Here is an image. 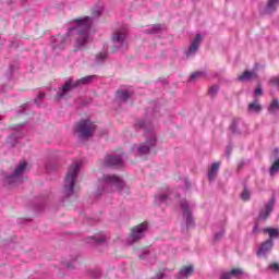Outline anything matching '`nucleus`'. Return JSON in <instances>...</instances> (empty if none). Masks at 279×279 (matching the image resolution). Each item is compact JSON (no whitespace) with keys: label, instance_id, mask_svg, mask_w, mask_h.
<instances>
[{"label":"nucleus","instance_id":"19","mask_svg":"<svg viewBox=\"0 0 279 279\" xmlns=\"http://www.w3.org/2000/svg\"><path fill=\"white\" fill-rule=\"evenodd\" d=\"M258 77V74L256 71H244L239 77V82H251V80H256Z\"/></svg>","mask_w":279,"mask_h":279},{"label":"nucleus","instance_id":"27","mask_svg":"<svg viewBox=\"0 0 279 279\" xmlns=\"http://www.w3.org/2000/svg\"><path fill=\"white\" fill-rule=\"evenodd\" d=\"M221 167V162H214L210 167V178H215L217 173L219 172V169Z\"/></svg>","mask_w":279,"mask_h":279},{"label":"nucleus","instance_id":"47","mask_svg":"<svg viewBox=\"0 0 279 279\" xmlns=\"http://www.w3.org/2000/svg\"><path fill=\"white\" fill-rule=\"evenodd\" d=\"M9 71H10V73H13L14 72V65H11Z\"/></svg>","mask_w":279,"mask_h":279},{"label":"nucleus","instance_id":"29","mask_svg":"<svg viewBox=\"0 0 279 279\" xmlns=\"http://www.w3.org/2000/svg\"><path fill=\"white\" fill-rule=\"evenodd\" d=\"M106 58H108V52L106 51L99 52L98 54H96V62L98 64H101V62H104Z\"/></svg>","mask_w":279,"mask_h":279},{"label":"nucleus","instance_id":"42","mask_svg":"<svg viewBox=\"0 0 279 279\" xmlns=\"http://www.w3.org/2000/svg\"><path fill=\"white\" fill-rule=\"evenodd\" d=\"M221 279H232V275L230 272H223Z\"/></svg>","mask_w":279,"mask_h":279},{"label":"nucleus","instance_id":"7","mask_svg":"<svg viewBox=\"0 0 279 279\" xmlns=\"http://www.w3.org/2000/svg\"><path fill=\"white\" fill-rule=\"evenodd\" d=\"M95 130H97V125L93 123L90 120H81L74 126V134L78 138H90L93 134H95Z\"/></svg>","mask_w":279,"mask_h":279},{"label":"nucleus","instance_id":"34","mask_svg":"<svg viewBox=\"0 0 279 279\" xmlns=\"http://www.w3.org/2000/svg\"><path fill=\"white\" fill-rule=\"evenodd\" d=\"M89 276L97 279V278H99V276H101V271L99 269H94L89 272Z\"/></svg>","mask_w":279,"mask_h":279},{"label":"nucleus","instance_id":"45","mask_svg":"<svg viewBox=\"0 0 279 279\" xmlns=\"http://www.w3.org/2000/svg\"><path fill=\"white\" fill-rule=\"evenodd\" d=\"M258 232H260V229H258V223H257L253 228V234H258Z\"/></svg>","mask_w":279,"mask_h":279},{"label":"nucleus","instance_id":"20","mask_svg":"<svg viewBox=\"0 0 279 279\" xmlns=\"http://www.w3.org/2000/svg\"><path fill=\"white\" fill-rule=\"evenodd\" d=\"M208 77V71L201 70L193 72L190 76L189 82H197V80H206Z\"/></svg>","mask_w":279,"mask_h":279},{"label":"nucleus","instance_id":"33","mask_svg":"<svg viewBox=\"0 0 279 279\" xmlns=\"http://www.w3.org/2000/svg\"><path fill=\"white\" fill-rule=\"evenodd\" d=\"M19 137H16V135H11L8 137L7 143L11 146L14 147V145H16V140Z\"/></svg>","mask_w":279,"mask_h":279},{"label":"nucleus","instance_id":"46","mask_svg":"<svg viewBox=\"0 0 279 279\" xmlns=\"http://www.w3.org/2000/svg\"><path fill=\"white\" fill-rule=\"evenodd\" d=\"M219 90V87L214 86L210 88V94L213 95L214 93H217Z\"/></svg>","mask_w":279,"mask_h":279},{"label":"nucleus","instance_id":"32","mask_svg":"<svg viewBox=\"0 0 279 279\" xmlns=\"http://www.w3.org/2000/svg\"><path fill=\"white\" fill-rule=\"evenodd\" d=\"M278 170H279V159H277L270 167V175H274V173H278Z\"/></svg>","mask_w":279,"mask_h":279},{"label":"nucleus","instance_id":"40","mask_svg":"<svg viewBox=\"0 0 279 279\" xmlns=\"http://www.w3.org/2000/svg\"><path fill=\"white\" fill-rule=\"evenodd\" d=\"M183 184L185 185L187 191L191 189V186H193V183L189 179H184Z\"/></svg>","mask_w":279,"mask_h":279},{"label":"nucleus","instance_id":"14","mask_svg":"<svg viewBox=\"0 0 279 279\" xmlns=\"http://www.w3.org/2000/svg\"><path fill=\"white\" fill-rule=\"evenodd\" d=\"M195 274V266L186 265L180 268L179 272L177 274V279H189Z\"/></svg>","mask_w":279,"mask_h":279},{"label":"nucleus","instance_id":"8","mask_svg":"<svg viewBox=\"0 0 279 279\" xmlns=\"http://www.w3.org/2000/svg\"><path fill=\"white\" fill-rule=\"evenodd\" d=\"M113 51H125L128 49V28L122 27L112 35Z\"/></svg>","mask_w":279,"mask_h":279},{"label":"nucleus","instance_id":"10","mask_svg":"<svg viewBox=\"0 0 279 279\" xmlns=\"http://www.w3.org/2000/svg\"><path fill=\"white\" fill-rule=\"evenodd\" d=\"M27 171V162L21 161L15 167L14 173L7 175L5 182L8 184H21L23 182V174Z\"/></svg>","mask_w":279,"mask_h":279},{"label":"nucleus","instance_id":"48","mask_svg":"<svg viewBox=\"0 0 279 279\" xmlns=\"http://www.w3.org/2000/svg\"><path fill=\"white\" fill-rule=\"evenodd\" d=\"M207 177L210 178V171L207 172Z\"/></svg>","mask_w":279,"mask_h":279},{"label":"nucleus","instance_id":"13","mask_svg":"<svg viewBox=\"0 0 279 279\" xmlns=\"http://www.w3.org/2000/svg\"><path fill=\"white\" fill-rule=\"evenodd\" d=\"M101 165L102 167H121L123 158L119 155H106Z\"/></svg>","mask_w":279,"mask_h":279},{"label":"nucleus","instance_id":"21","mask_svg":"<svg viewBox=\"0 0 279 279\" xmlns=\"http://www.w3.org/2000/svg\"><path fill=\"white\" fill-rule=\"evenodd\" d=\"M130 97H132V92L128 89H120L117 93V99H119L120 101H128Z\"/></svg>","mask_w":279,"mask_h":279},{"label":"nucleus","instance_id":"49","mask_svg":"<svg viewBox=\"0 0 279 279\" xmlns=\"http://www.w3.org/2000/svg\"><path fill=\"white\" fill-rule=\"evenodd\" d=\"M194 3H197V1H199V0H192Z\"/></svg>","mask_w":279,"mask_h":279},{"label":"nucleus","instance_id":"31","mask_svg":"<svg viewBox=\"0 0 279 279\" xmlns=\"http://www.w3.org/2000/svg\"><path fill=\"white\" fill-rule=\"evenodd\" d=\"M250 197H251L250 190H247V187H244L241 194V198L243 199V202H250Z\"/></svg>","mask_w":279,"mask_h":279},{"label":"nucleus","instance_id":"9","mask_svg":"<svg viewBox=\"0 0 279 279\" xmlns=\"http://www.w3.org/2000/svg\"><path fill=\"white\" fill-rule=\"evenodd\" d=\"M149 230V222L144 221L131 229V234L128 239V244L132 245V243H138L141 239H145V234H147Z\"/></svg>","mask_w":279,"mask_h":279},{"label":"nucleus","instance_id":"4","mask_svg":"<svg viewBox=\"0 0 279 279\" xmlns=\"http://www.w3.org/2000/svg\"><path fill=\"white\" fill-rule=\"evenodd\" d=\"M82 169V161L75 160L69 167L65 174L63 194L65 197H71L75 191V184H77V178L80 175V170Z\"/></svg>","mask_w":279,"mask_h":279},{"label":"nucleus","instance_id":"38","mask_svg":"<svg viewBox=\"0 0 279 279\" xmlns=\"http://www.w3.org/2000/svg\"><path fill=\"white\" fill-rule=\"evenodd\" d=\"M27 108H29V104H24L23 106H21L17 111L19 114H23L25 112V110H27Z\"/></svg>","mask_w":279,"mask_h":279},{"label":"nucleus","instance_id":"26","mask_svg":"<svg viewBox=\"0 0 279 279\" xmlns=\"http://www.w3.org/2000/svg\"><path fill=\"white\" fill-rule=\"evenodd\" d=\"M269 112L271 114H276V112H279V101L278 99H272V101L270 102V106L268 108Z\"/></svg>","mask_w":279,"mask_h":279},{"label":"nucleus","instance_id":"1","mask_svg":"<svg viewBox=\"0 0 279 279\" xmlns=\"http://www.w3.org/2000/svg\"><path fill=\"white\" fill-rule=\"evenodd\" d=\"M104 14V7L96 5L92 8V16H83L73 20V31L77 32L76 44L74 45V51H84L90 40V27L97 19L101 17Z\"/></svg>","mask_w":279,"mask_h":279},{"label":"nucleus","instance_id":"24","mask_svg":"<svg viewBox=\"0 0 279 279\" xmlns=\"http://www.w3.org/2000/svg\"><path fill=\"white\" fill-rule=\"evenodd\" d=\"M162 29V26L160 24H155L147 26L146 29H144L145 34H158Z\"/></svg>","mask_w":279,"mask_h":279},{"label":"nucleus","instance_id":"23","mask_svg":"<svg viewBox=\"0 0 279 279\" xmlns=\"http://www.w3.org/2000/svg\"><path fill=\"white\" fill-rule=\"evenodd\" d=\"M264 234H268L269 239L274 241V239H278L279 230L274 228H266L263 230Z\"/></svg>","mask_w":279,"mask_h":279},{"label":"nucleus","instance_id":"39","mask_svg":"<svg viewBox=\"0 0 279 279\" xmlns=\"http://www.w3.org/2000/svg\"><path fill=\"white\" fill-rule=\"evenodd\" d=\"M24 128H25V123L13 126V130L14 132H23Z\"/></svg>","mask_w":279,"mask_h":279},{"label":"nucleus","instance_id":"22","mask_svg":"<svg viewBox=\"0 0 279 279\" xmlns=\"http://www.w3.org/2000/svg\"><path fill=\"white\" fill-rule=\"evenodd\" d=\"M169 202V194L160 193L155 197V204L158 206H162V204H167Z\"/></svg>","mask_w":279,"mask_h":279},{"label":"nucleus","instance_id":"25","mask_svg":"<svg viewBox=\"0 0 279 279\" xmlns=\"http://www.w3.org/2000/svg\"><path fill=\"white\" fill-rule=\"evenodd\" d=\"M263 110V106H260V104H258V101H253L251 104H248V112H260Z\"/></svg>","mask_w":279,"mask_h":279},{"label":"nucleus","instance_id":"36","mask_svg":"<svg viewBox=\"0 0 279 279\" xmlns=\"http://www.w3.org/2000/svg\"><path fill=\"white\" fill-rule=\"evenodd\" d=\"M43 99H45V93H39L38 97L35 99V104L40 106V101H43Z\"/></svg>","mask_w":279,"mask_h":279},{"label":"nucleus","instance_id":"17","mask_svg":"<svg viewBox=\"0 0 279 279\" xmlns=\"http://www.w3.org/2000/svg\"><path fill=\"white\" fill-rule=\"evenodd\" d=\"M274 247V240L269 239L266 242L262 243V246L257 251V256H265V254H268V252H271V248Z\"/></svg>","mask_w":279,"mask_h":279},{"label":"nucleus","instance_id":"5","mask_svg":"<svg viewBox=\"0 0 279 279\" xmlns=\"http://www.w3.org/2000/svg\"><path fill=\"white\" fill-rule=\"evenodd\" d=\"M97 77L96 75H89L82 77L77 81H73V78L68 80L62 87H60L57 92V99H66L68 97H71V90L73 88H77V86H86L88 84H92V82Z\"/></svg>","mask_w":279,"mask_h":279},{"label":"nucleus","instance_id":"2","mask_svg":"<svg viewBox=\"0 0 279 279\" xmlns=\"http://www.w3.org/2000/svg\"><path fill=\"white\" fill-rule=\"evenodd\" d=\"M112 189H117L121 195L130 194V186H128L121 177L116 174H104L102 178L98 180L96 197H101L104 193H112Z\"/></svg>","mask_w":279,"mask_h":279},{"label":"nucleus","instance_id":"35","mask_svg":"<svg viewBox=\"0 0 279 279\" xmlns=\"http://www.w3.org/2000/svg\"><path fill=\"white\" fill-rule=\"evenodd\" d=\"M269 84L279 88V77L270 78Z\"/></svg>","mask_w":279,"mask_h":279},{"label":"nucleus","instance_id":"6","mask_svg":"<svg viewBox=\"0 0 279 279\" xmlns=\"http://www.w3.org/2000/svg\"><path fill=\"white\" fill-rule=\"evenodd\" d=\"M73 36L75 38V41H74V47H75V44L77 43V31L76 29L73 31V22H72L71 26L68 29V34L52 37L53 51H62V49H64V47H66V45L71 43V37Z\"/></svg>","mask_w":279,"mask_h":279},{"label":"nucleus","instance_id":"16","mask_svg":"<svg viewBox=\"0 0 279 279\" xmlns=\"http://www.w3.org/2000/svg\"><path fill=\"white\" fill-rule=\"evenodd\" d=\"M276 204V199L271 198L268 204L265 205V208L260 210L259 213V219H263L264 221L269 219V216L271 213H274V206Z\"/></svg>","mask_w":279,"mask_h":279},{"label":"nucleus","instance_id":"15","mask_svg":"<svg viewBox=\"0 0 279 279\" xmlns=\"http://www.w3.org/2000/svg\"><path fill=\"white\" fill-rule=\"evenodd\" d=\"M107 241L108 235L106 233H98L86 239V243H89L90 245H104Z\"/></svg>","mask_w":279,"mask_h":279},{"label":"nucleus","instance_id":"28","mask_svg":"<svg viewBox=\"0 0 279 279\" xmlns=\"http://www.w3.org/2000/svg\"><path fill=\"white\" fill-rule=\"evenodd\" d=\"M141 260H149L150 256H151V253H149L148 250L144 248L138 254Z\"/></svg>","mask_w":279,"mask_h":279},{"label":"nucleus","instance_id":"41","mask_svg":"<svg viewBox=\"0 0 279 279\" xmlns=\"http://www.w3.org/2000/svg\"><path fill=\"white\" fill-rule=\"evenodd\" d=\"M269 269H272L274 271H279V264L278 263L270 264Z\"/></svg>","mask_w":279,"mask_h":279},{"label":"nucleus","instance_id":"44","mask_svg":"<svg viewBox=\"0 0 279 279\" xmlns=\"http://www.w3.org/2000/svg\"><path fill=\"white\" fill-rule=\"evenodd\" d=\"M165 278V272H158L155 277H153L151 279H162Z\"/></svg>","mask_w":279,"mask_h":279},{"label":"nucleus","instance_id":"30","mask_svg":"<svg viewBox=\"0 0 279 279\" xmlns=\"http://www.w3.org/2000/svg\"><path fill=\"white\" fill-rule=\"evenodd\" d=\"M229 274L231 275V278H240V276H243V269L233 268Z\"/></svg>","mask_w":279,"mask_h":279},{"label":"nucleus","instance_id":"3","mask_svg":"<svg viewBox=\"0 0 279 279\" xmlns=\"http://www.w3.org/2000/svg\"><path fill=\"white\" fill-rule=\"evenodd\" d=\"M137 130H144L145 132V143L140 144L136 147V153L138 156H147L151 149L156 148L158 144V137L156 136V131H154V125L147 120H137L135 123Z\"/></svg>","mask_w":279,"mask_h":279},{"label":"nucleus","instance_id":"43","mask_svg":"<svg viewBox=\"0 0 279 279\" xmlns=\"http://www.w3.org/2000/svg\"><path fill=\"white\" fill-rule=\"evenodd\" d=\"M255 95H263V87H260V85H258L257 88L255 89Z\"/></svg>","mask_w":279,"mask_h":279},{"label":"nucleus","instance_id":"11","mask_svg":"<svg viewBox=\"0 0 279 279\" xmlns=\"http://www.w3.org/2000/svg\"><path fill=\"white\" fill-rule=\"evenodd\" d=\"M180 206L183 213V219L185 220L186 228H193V226H195V219L193 218L191 210L195 208V204L189 203L186 199H182Z\"/></svg>","mask_w":279,"mask_h":279},{"label":"nucleus","instance_id":"18","mask_svg":"<svg viewBox=\"0 0 279 279\" xmlns=\"http://www.w3.org/2000/svg\"><path fill=\"white\" fill-rule=\"evenodd\" d=\"M279 8V0H268L266 8L264 9V14H275Z\"/></svg>","mask_w":279,"mask_h":279},{"label":"nucleus","instance_id":"12","mask_svg":"<svg viewBox=\"0 0 279 279\" xmlns=\"http://www.w3.org/2000/svg\"><path fill=\"white\" fill-rule=\"evenodd\" d=\"M204 43V35L197 34L190 41L189 48L185 50V58L191 60V58H195L197 56V51H199V46Z\"/></svg>","mask_w":279,"mask_h":279},{"label":"nucleus","instance_id":"37","mask_svg":"<svg viewBox=\"0 0 279 279\" xmlns=\"http://www.w3.org/2000/svg\"><path fill=\"white\" fill-rule=\"evenodd\" d=\"M221 239H223V231H220L218 233L215 234L214 236V241L217 243L218 241H221Z\"/></svg>","mask_w":279,"mask_h":279}]
</instances>
